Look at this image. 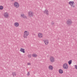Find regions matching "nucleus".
I'll return each instance as SVG.
<instances>
[{"label":"nucleus","mask_w":77,"mask_h":77,"mask_svg":"<svg viewBox=\"0 0 77 77\" xmlns=\"http://www.w3.org/2000/svg\"><path fill=\"white\" fill-rule=\"evenodd\" d=\"M68 63L69 64V65H71L72 63V60H69L68 62Z\"/></svg>","instance_id":"nucleus-19"},{"label":"nucleus","mask_w":77,"mask_h":77,"mask_svg":"<svg viewBox=\"0 0 77 77\" xmlns=\"http://www.w3.org/2000/svg\"><path fill=\"white\" fill-rule=\"evenodd\" d=\"M59 72L60 74H63V70L60 69L59 70Z\"/></svg>","instance_id":"nucleus-16"},{"label":"nucleus","mask_w":77,"mask_h":77,"mask_svg":"<svg viewBox=\"0 0 77 77\" xmlns=\"http://www.w3.org/2000/svg\"><path fill=\"white\" fill-rule=\"evenodd\" d=\"M32 56L34 57H36L37 56H38V55L36 54H32Z\"/></svg>","instance_id":"nucleus-17"},{"label":"nucleus","mask_w":77,"mask_h":77,"mask_svg":"<svg viewBox=\"0 0 77 77\" xmlns=\"http://www.w3.org/2000/svg\"><path fill=\"white\" fill-rule=\"evenodd\" d=\"M28 14L29 17H32L33 16V13L31 11H29Z\"/></svg>","instance_id":"nucleus-7"},{"label":"nucleus","mask_w":77,"mask_h":77,"mask_svg":"<svg viewBox=\"0 0 77 77\" xmlns=\"http://www.w3.org/2000/svg\"><path fill=\"white\" fill-rule=\"evenodd\" d=\"M29 56H30V57L31 55H29Z\"/></svg>","instance_id":"nucleus-26"},{"label":"nucleus","mask_w":77,"mask_h":77,"mask_svg":"<svg viewBox=\"0 0 77 77\" xmlns=\"http://www.w3.org/2000/svg\"><path fill=\"white\" fill-rule=\"evenodd\" d=\"M72 23V20H71V19H68L66 22V24L68 25H71V24Z\"/></svg>","instance_id":"nucleus-6"},{"label":"nucleus","mask_w":77,"mask_h":77,"mask_svg":"<svg viewBox=\"0 0 77 77\" xmlns=\"http://www.w3.org/2000/svg\"><path fill=\"white\" fill-rule=\"evenodd\" d=\"M69 4L70 5L72 8H75V3L73 1H70L69 2Z\"/></svg>","instance_id":"nucleus-3"},{"label":"nucleus","mask_w":77,"mask_h":77,"mask_svg":"<svg viewBox=\"0 0 77 77\" xmlns=\"http://www.w3.org/2000/svg\"><path fill=\"white\" fill-rule=\"evenodd\" d=\"M4 16L5 18H8L9 17V13L5 12L4 13Z\"/></svg>","instance_id":"nucleus-11"},{"label":"nucleus","mask_w":77,"mask_h":77,"mask_svg":"<svg viewBox=\"0 0 77 77\" xmlns=\"http://www.w3.org/2000/svg\"><path fill=\"white\" fill-rule=\"evenodd\" d=\"M20 51L21 52L23 53H25V49L23 48H21L20 49Z\"/></svg>","instance_id":"nucleus-13"},{"label":"nucleus","mask_w":77,"mask_h":77,"mask_svg":"<svg viewBox=\"0 0 77 77\" xmlns=\"http://www.w3.org/2000/svg\"><path fill=\"white\" fill-rule=\"evenodd\" d=\"M43 41L45 45H48V44H49V41L48 39H45L44 40H43Z\"/></svg>","instance_id":"nucleus-9"},{"label":"nucleus","mask_w":77,"mask_h":77,"mask_svg":"<svg viewBox=\"0 0 77 77\" xmlns=\"http://www.w3.org/2000/svg\"><path fill=\"white\" fill-rule=\"evenodd\" d=\"M74 68L76 69H77V65H75L74 66Z\"/></svg>","instance_id":"nucleus-21"},{"label":"nucleus","mask_w":77,"mask_h":77,"mask_svg":"<svg viewBox=\"0 0 77 77\" xmlns=\"http://www.w3.org/2000/svg\"><path fill=\"white\" fill-rule=\"evenodd\" d=\"M51 24H54V23H53V22H52L51 23Z\"/></svg>","instance_id":"nucleus-25"},{"label":"nucleus","mask_w":77,"mask_h":77,"mask_svg":"<svg viewBox=\"0 0 77 77\" xmlns=\"http://www.w3.org/2000/svg\"><path fill=\"white\" fill-rule=\"evenodd\" d=\"M21 17H23V18H24V19H26V18H27V17L25 16V15L23 14H22L21 15Z\"/></svg>","instance_id":"nucleus-15"},{"label":"nucleus","mask_w":77,"mask_h":77,"mask_svg":"<svg viewBox=\"0 0 77 77\" xmlns=\"http://www.w3.org/2000/svg\"><path fill=\"white\" fill-rule=\"evenodd\" d=\"M12 75L13 76V77H15V76H16V75H17V74L15 72H12Z\"/></svg>","instance_id":"nucleus-18"},{"label":"nucleus","mask_w":77,"mask_h":77,"mask_svg":"<svg viewBox=\"0 0 77 77\" xmlns=\"http://www.w3.org/2000/svg\"><path fill=\"white\" fill-rule=\"evenodd\" d=\"M28 65H31V63H27Z\"/></svg>","instance_id":"nucleus-22"},{"label":"nucleus","mask_w":77,"mask_h":77,"mask_svg":"<svg viewBox=\"0 0 77 77\" xmlns=\"http://www.w3.org/2000/svg\"><path fill=\"white\" fill-rule=\"evenodd\" d=\"M14 6L16 8H18L20 7V4L18 2H15L14 3Z\"/></svg>","instance_id":"nucleus-5"},{"label":"nucleus","mask_w":77,"mask_h":77,"mask_svg":"<svg viewBox=\"0 0 77 77\" xmlns=\"http://www.w3.org/2000/svg\"><path fill=\"white\" fill-rule=\"evenodd\" d=\"M38 36L39 38H42L44 36V35L42 33L39 32L38 33Z\"/></svg>","instance_id":"nucleus-8"},{"label":"nucleus","mask_w":77,"mask_h":77,"mask_svg":"<svg viewBox=\"0 0 77 77\" xmlns=\"http://www.w3.org/2000/svg\"><path fill=\"white\" fill-rule=\"evenodd\" d=\"M48 68L49 70H53V68H54L53 66L51 65H49L48 67Z\"/></svg>","instance_id":"nucleus-12"},{"label":"nucleus","mask_w":77,"mask_h":77,"mask_svg":"<svg viewBox=\"0 0 77 77\" xmlns=\"http://www.w3.org/2000/svg\"><path fill=\"white\" fill-rule=\"evenodd\" d=\"M49 61L51 63H53L55 62V58L52 56H51L49 57Z\"/></svg>","instance_id":"nucleus-2"},{"label":"nucleus","mask_w":77,"mask_h":77,"mask_svg":"<svg viewBox=\"0 0 77 77\" xmlns=\"http://www.w3.org/2000/svg\"><path fill=\"white\" fill-rule=\"evenodd\" d=\"M14 25L15 27H18L19 26V23L18 22H15L14 24Z\"/></svg>","instance_id":"nucleus-14"},{"label":"nucleus","mask_w":77,"mask_h":77,"mask_svg":"<svg viewBox=\"0 0 77 77\" xmlns=\"http://www.w3.org/2000/svg\"><path fill=\"white\" fill-rule=\"evenodd\" d=\"M27 75H30V73H29V72L27 74Z\"/></svg>","instance_id":"nucleus-23"},{"label":"nucleus","mask_w":77,"mask_h":77,"mask_svg":"<svg viewBox=\"0 0 77 77\" xmlns=\"http://www.w3.org/2000/svg\"><path fill=\"white\" fill-rule=\"evenodd\" d=\"M29 34L30 33L28 31H25L23 33V38H27V37L29 35Z\"/></svg>","instance_id":"nucleus-1"},{"label":"nucleus","mask_w":77,"mask_h":77,"mask_svg":"<svg viewBox=\"0 0 77 77\" xmlns=\"http://www.w3.org/2000/svg\"><path fill=\"white\" fill-rule=\"evenodd\" d=\"M3 6L2 5H0V10H3Z\"/></svg>","instance_id":"nucleus-20"},{"label":"nucleus","mask_w":77,"mask_h":77,"mask_svg":"<svg viewBox=\"0 0 77 77\" xmlns=\"http://www.w3.org/2000/svg\"><path fill=\"white\" fill-rule=\"evenodd\" d=\"M43 12L44 14H46L47 15H49V12L48 11V10L47 9H46L44 11H43Z\"/></svg>","instance_id":"nucleus-10"},{"label":"nucleus","mask_w":77,"mask_h":77,"mask_svg":"<svg viewBox=\"0 0 77 77\" xmlns=\"http://www.w3.org/2000/svg\"><path fill=\"white\" fill-rule=\"evenodd\" d=\"M63 67L64 69H68V65L66 63H65L63 64Z\"/></svg>","instance_id":"nucleus-4"},{"label":"nucleus","mask_w":77,"mask_h":77,"mask_svg":"<svg viewBox=\"0 0 77 77\" xmlns=\"http://www.w3.org/2000/svg\"><path fill=\"white\" fill-rule=\"evenodd\" d=\"M11 2H14V0H11Z\"/></svg>","instance_id":"nucleus-24"}]
</instances>
